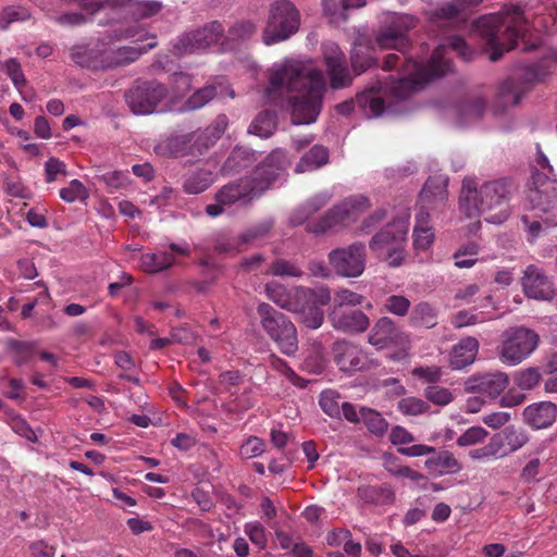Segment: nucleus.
<instances>
[{
  "label": "nucleus",
  "instance_id": "nucleus-1",
  "mask_svg": "<svg viewBox=\"0 0 557 557\" xmlns=\"http://www.w3.org/2000/svg\"><path fill=\"white\" fill-rule=\"evenodd\" d=\"M283 91L300 92L289 98L293 124L307 125L315 122L324 92V82L318 71L308 70L298 63L284 64L271 74L267 95L275 101Z\"/></svg>",
  "mask_w": 557,
  "mask_h": 557
},
{
  "label": "nucleus",
  "instance_id": "nucleus-2",
  "mask_svg": "<svg viewBox=\"0 0 557 557\" xmlns=\"http://www.w3.org/2000/svg\"><path fill=\"white\" fill-rule=\"evenodd\" d=\"M446 48L437 47L426 63L418 62L412 58H407L405 51L401 55L388 53L383 63V70L391 71L401 62L404 77L391 88L395 98L406 99L419 86L431 82L434 78L445 76L453 71V64L445 55Z\"/></svg>",
  "mask_w": 557,
  "mask_h": 557
},
{
  "label": "nucleus",
  "instance_id": "nucleus-3",
  "mask_svg": "<svg viewBox=\"0 0 557 557\" xmlns=\"http://www.w3.org/2000/svg\"><path fill=\"white\" fill-rule=\"evenodd\" d=\"M510 184L506 178L484 183L479 189L465 180L459 199L460 210L468 218L484 215L488 223L500 224L509 216Z\"/></svg>",
  "mask_w": 557,
  "mask_h": 557
},
{
  "label": "nucleus",
  "instance_id": "nucleus-4",
  "mask_svg": "<svg viewBox=\"0 0 557 557\" xmlns=\"http://www.w3.org/2000/svg\"><path fill=\"white\" fill-rule=\"evenodd\" d=\"M473 28L492 48L490 60H500L505 50L517 46L518 38L525 39L528 21L520 8L512 7L498 14H488L473 22Z\"/></svg>",
  "mask_w": 557,
  "mask_h": 557
},
{
  "label": "nucleus",
  "instance_id": "nucleus-5",
  "mask_svg": "<svg viewBox=\"0 0 557 557\" xmlns=\"http://www.w3.org/2000/svg\"><path fill=\"white\" fill-rule=\"evenodd\" d=\"M527 193L529 209L534 218L543 221L546 227L557 226V180L539 171L531 177Z\"/></svg>",
  "mask_w": 557,
  "mask_h": 557
},
{
  "label": "nucleus",
  "instance_id": "nucleus-6",
  "mask_svg": "<svg viewBox=\"0 0 557 557\" xmlns=\"http://www.w3.org/2000/svg\"><path fill=\"white\" fill-rule=\"evenodd\" d=\"M285 168V154L281 150L272 151L250 175L242 176L235 182L251 205L253 200L260 198L274 182L281 176ZM240 195V193L238 194Z\"/></svg>",
  "mask_w": 557,
  "mask_h": 557
},
{
  "label": "nucleus",
  "instance_id": "nucleus-7",
  "mask_svg": "<svg viewBox=\"0 0 557 557\" xmlns=\"http://www.w3.org/2000/svg\"><path fill=\"white\" fill-rule=\"evenodd\" d=\"M257 313L262 329L277 345L281 352L294 356L298 351L297 330L294 323L283 312L267 302L258 305Z\"/></svg>",
  "mask_w": 557,
  "mask_h": 557
},
{
  "label": "nucleus",
  "instance_id": "nucleus-8",
  "mask_svg": "<svg viewBox=\"0 0 557 557\" xmlns=\"http://www.w3.org/2000/svg\"><path fill=\"white\" fill-rule=\"evenodd\" d=\"M299 26L300 14L296 5L288 0H277L270 7L263 42L270 46L284 41L296 34Z\"/></svg>",
  "mask_w": 557,
  "mask_h": 557
},
{
  "label": "nucleus",
  "instance_id": "nucleus-9",
  "mask_svg": "<svg viewBox=\"0 0 557 557\" xmlns=\"http://www.w3.org/2000/svg\"><path fill=\"white\" fill-rule=\"evenodd\" d=\"M370 207L369 199L363 195L349 197L329 209L315 222L306 225V230L314 235L324 234L337 226H347Z\"/></svg>",
  "mask_w": 557,
  "mask_h": 557
},
{
  "label": "nucleus",
  "instance_id": "nucleus-10",
  "mask_svg": "<svg viewBox=\"0 0 557 557\" xmlns=\"http://www.w3.org/2000/svg\"><path fill=\"white\" fill-rule=\"evenodd\" d=\"M545 73L537 64L517 67L498 88V102L504 109L518 106L521 98L528 94L536 83L543 81Z\"/></svg>",
  "mask_w": 557,
  "mask_h": 557
},
{
  "label": "nucleus",
  "instance_id": "nucleus-11",
  "mask_svg": "<svg viewBox=\"0 0 557 557\" xmlns=\"http://www.w3.org/2000/svg\"><path fill=\"white\" fill-rule=\"evenodd\" d=\"M295 299H297V312L300 314L301 323L311 330L319 329L324 321L322 306L331 301V290L326 286L309 288L304 286L295 287Z\"/></svg>",
  "mask_w": 557,
  "mask_h": 557
},
{
  "label": "nucleus",
  "instance_id": "nucleus-12",
  "mask_svg": "<svg viewBox=\"0 0 557 557\" xmlns=\"http://www.w3.org/2000/svg\"><path fill=\"white\" fill-rule=\"evenodd\" d=\"M168 88L156 79H136L125 91V100L136 115L151 114L157 106L166 97Z\"/></svg>",
  "mask_w": 557,
  "mask_h": 557
},
{
  "label": "nucleus",
  "instance_id": "nucleus-13",
  "mask_svg": "<svg viewBox=\"0 0 557 557\" xmlns=\"http://www.w3.org/2000/svg\"><path fill=\"white\" fill-rule=\"evenodd\" d=\"M539 335L531 329L516 326L503 333L499 356L504 363L516 366L524 360L537 346Z\"/></svg>",
  "mask_w": 557,
  "mask_h": 557
},
{
  "label": "nucleus",
  "instance_id": "nucleus-14",
  "mask_svg": "<svg viewBox=\"0 0 557 557\" xmlns=\"http://www.w3.org/2000/svg\"><path fill=\"white\" fill-rule=\"evenodd\" d=\"M333 271L343 277H358L366 269L367 248L364 243L355 242L347 247L335 248L327 255Z\"/></svg>",
  "mask_w": 557,
  "mask_h": 557
},
{
  "label": "nucleus",
  "instance_id": "nucleus-15",
  "mask_svg": "<svg viewBox=\"0 0 557 557\" xmlns=\"http://www.w3.org/2000/svg\"><path fill=\"white\" fill-rule=\"evenodd\" d=\"M416 23L417 20L412 15H395L386 25L377 30L375 42L382 49H395L404 52L409 47L407 34L416 26Z\"/></svg>",
  "mask_w": 557,
  "mask_h": 557
},
{
  "label": "nucleus",
  "instance_id": "nucleus-16",
  "mask_svg": "<svg viewBox=\"0 0 557 557\" xmlns=\"http://www.w3.org/2000/svg\"><path fill=\"white\" fill-rule=\"evenodd\" d=\"M382 84L376 82L357 94L355 99L338 103L336 111L342 115H349L357 107L364 117H379L386 110L385 102L380 96Z\"/></svg>",
  "mask_w": 557,
  "mask_h": 557
},
{
  "label": "nucleus",
  "instance_id": "nucleus-17",
  "mask_svg": "<svg viewBox=\"0 0 557 557\" xmlns=\"http://www.w3.org/2000/svg\"><path fill=\"white\" fill-rule=\"evenodd\" d=\"M224 28L219 21H212L202 28L183 34L174 45L178 54H188L206 49L216 42L223 35Z\"/></svg>",
  "mask_w": 557,
  "mask_h": 557
},
{
  "label": "nucleus",
  "instance_id": "nucleus-18",
  "mask_svg": "<svg viewBox=\"0 0 557 557\" xmlns=\"http://www.w3.org/2000/svg\"><path fill=\"white\" fill-rule=\"evenodd\" d=\"M407 231L406 222L395 219L371 238L369 246L375 251L389 244H395L396 247L388 253V258L392 267H398L403 260V252L398 245L406 238Z\"/></svg>",
  "mask_w": 557,
  "mask_h": 557
},
{
  "label": "nucleus",
  "instance_id": "nucleus-19",
  "mask_svg": "<svg viewBox=\"0 0 557 557\" xmlns=\"http://www.w3.org/2000/svg\"><path fill=\"white\" fill-rule=\"evenodd\" d=\"M521 285L525 296L535 300H552L555 295L548 276L534 264L528 265L524 270Z\"/></svg>",
  "mask_w": 557,
  "mask_h": 557
},
{
  "label": "nucleus",
  "instance_id": "nucleus-20",
  "mask_svg": "<svg viewBox=\"0 0 557 557\" xmlns=\"http://www.w3.org/2000/svg\"><path fill=\"white\" fill-rule=\"evenodd\" d=\"M508 384V375L504 372L484 373L470 376L465 382V391L494 399L505 391Z\"/></svg>",
  "mask_w": 557,
  "mask_h": 557
},
{
  "label": "nucleus",
  "instance_id": "nucleus-21",
  "mask_svg": "<svg viewBox=\"0 0 557 557\" xmlns=\"http://www.w3.org/2000/svg\"><path fill=\"white\" fill-rule=\"evenodd\" d=\"M329 319L334 329L345 333H362L370 324L367 314L354 308H333Z\"/></svg>",
  "mask_w": 557,
  "mask_h": 557
},
{
  "label": "nucleus",
  "instance_id": "nucleus-22",
  "mask_svg": "<svg viewBox=\"0 0 557 557\" xmlns=\"http://www.w3.org/2000/svg\"><path fill=\"white\" fill-rule=\"evenodd\" d=\"M335 363L344 372L359 371L364 366L362 350L348 341H336L332 347Z\"/></svg>",
  "mask_w": 557,
  "mask_h": 557
},
{
  "label": "nucleus",
  "instance_id": "nucleus-23",
  "mask_svg": "<svg viewBox=\"0 0 557 557\" xmlns=\"http://www.w3.org/2000/svg\"><path fill=\"white\" fill-rule=\"evenodd\" d=\"M242 194L239 190L237 183L234 181L223 185L214 195L215 203H210L206 206V213L209 216L216 218L224 212L225 207H232L234 205L240 207L249 206V201L245 196L238 195Z\"/></svg>",
  "mask_w": 557,
  "mask_h": 557
},
{
  "label": "nucleus",
  "instance_id": "nucleus-24",
  "mask_svg": "<svg viewBox=\"0 0 557 557\" xmlns=\"http://www.w3.org/2000/svg\"><path fill=\"white\" fill-rule=\"evenodd\" d=\"M350 63L356 75H360L368 69L376 65L374 47L369 36L359 35L356 38L350 53Z\"/></svg>",
  "mask_w": 557,
  "mask_h": 557
},
{
  "label": "nucleus",
  "instance_id": "nucleus-25",
  "mask_svg": "<svg viewBox=\"0 0 557 557\" xmlns=\"http://www.w3.org/2000/svg\"><path fill=\"white\" fill-rule=\"evenodd\" d=\"M325 65L332 88L339 89L350 84L351 77L348 73L346 57L337 46L325 55Z\"/></svg>",
  "mask_w": 557,
  "mask_h": 557
},
{
  "label": "nucleus",
  "instance_id": "nucleus-26",
  "mask_svg": "<svg viewBox=\"0 0 557 557\" xmlns=\"http://www.w3.org/2000/svg\"><path fill=\"white\" fill-rule=\"evenodd\" d=\"M523 418L534 429L548 428L557 418V406L552 401L534 403L524 408Z\"/></svg>",
  "mask_w": 557,
  "mask_h": 557
},
{
  "label": "nucleus",
  "instance_id": "nucleus-27",
  "mask_svg": "<svg viewBox=\"0 0 557 557\" xmlns=\"http://www.w3.org/2000/svg\"><path fill=\"white\" fill-rule=\"evenodd\" d=\"M400 334L401 333L396 326L395 322L387 317H383L379 319L371 329L368 336V342L372 346L382 349L389 346L391 344L398 343Z\"/></svg>",
  "mask_w": 557,
  "mask_h": 557
},
{
  "label": "nucleus",
  "instance_id": "nucleus-28",
  "mask_svg": "<svg viewBox=\"0 0 557 557\" xmlns=\"http://www.w3.org/2000/svg\"><path fill=\"white\" fill-rule=\"evenodd\" d=\"M195 134L193 132L186 134H175L161 140L154 150L163 157H180L191 152L195 146Z\"/></svg>",
  "mask_w": 557,
  "mask_h": 557
},
{
  "label": "nucleus",
  "instance_id": "nucleus-29",
  "mask_svg": "<svg viewBox=\"0 0 557 557\" xmlns=\"http://www.w3.org/2000/svg\"><path fill=\"white\" fill-rule=\"evenodd\" d=\"M425 469L435 475L454 474L461 470V465L448 450H436L430 453L424 461Z\"/></svg>",
  "mask_w": 557,
  "mask_h": 557
},
{
  "label": "nucleus",
  "instance_id": "nucleus-30",
  "mask_svg": "<svg viewBox=\"0 0 557 557\" xmlns=\"http://www.w3.org/2000/svg\"><path fill=\"white\" fill-rule=\"evenodd\" d=\"M448 178L443 175L430 176L420 193V201L428 207L443 205L447 199Z\"/></svg>",
  "mask_w": 557,
  "mask_h": 557
},
{
  "label": "nucleus",
  "instance_id": "nucleus-31",
  "mask_svg": "<svg viewBox=\"0 0 557 557\" xmlns=\"http://www.w3.org/2000/svg\"><path fill=\"white\" fill-rule=\"evenodd\" d=\"M214 182V173L206 168H196L183 176V190L188 195H198L207 190Z\"/></svg>",
  "mask_w": 557,
  "mask_h": 557
},
{
  "label": "nucleus",
  "instance_id": "nucleus-32",
  "mask_svg": "<svg viewBox=\"0 0 557 557\" xmlns=\"http://www.w3.org/2000/svg\"><path fill=\"white\" fill-rule=\"evenodd\" d=\"M357 495L366 504L374 506L392 505L396 499L394 490L387 483L360 486L357 491Z\"/></svg>",
  "mask_w": 557,
  "mask_h": 557
},
{
  "label": "nucleus",
  "instance_id": "nucleus-33",
  "mask_svg": "<svg viewBox=\"0 0 557 557\" xmlns=\"http://www.w3.org/2000/svg\"><path fill=\"white\" fill-rule=\"evenodd\" d=\"M479 342L474 337L462 338L454 348L450 356V367L455 370L471 364L478 355Z\"/></svg>",
  "mask_w": 557,
  "mask_h": 557
},
{
  "label": "nucleus",
  "instance_id": "nucleus-34",
  "mask_svg": "<svg viewBox=\"0 0 557 557\" xmlns=\"http://www.w3.org/2000/svg\"><path fill=\"white\" fill-rule=\"evenodd\" d=\"M329 160V149L322 145H314L302 154L299 162L295 166V172L301 174L319 170L327 164Z\"/></svg>",
  "mask_w": 557,
  "mask_h": 557
},
{
  "label": "nucleus",
  "instance_id": "nucleus-35",
  "mask_svg": "<svg viewBox=\"0 0 557 557\" xmlns=\"http://www.w3.org/2000/svg\"><path fill=\"white\" fill-rule=\"evenodd\" d=\"M330 197L319 194L298 206L289 215V223L293 226L305 224L311 215L321 210L329 202Z\"/></svg>",
  "mask_w": 557,
  "mask_h": 557
},
{
  "label": "nucleus",
  "instance_id": "nucleus-36",
  "mask_svg": "<svg viewBox=\"0 0 557 557\" xmlns=\"http://www.w3.org/2000/svg\"><path fill=\"white\" fill-rule=\"evenodd\" d=\"M487 100L481 96H469L461 100L457 107L460 123L467 124L480 120L486 110Z\"/></svg>",
  "mask_w": 557,
  "mask_h": 557
},
{
  "label": "nucleus",
  "instance_id": "nucleus-37",
  "mask_svg": "<svg viewBox=\"0 0 557 557\" xmlns=\"http://www.w3.org/2000/svg\"><path fill=\"white\" fill-rule=\"evenodd\" d=\"M226 115H219L212 124H210L199 136L195 139V146L197 150L202 153L215 144L218 139L224 134L227 127Z\"/></svg>",
  "mask_w": 557,
  "mask_h": 557
},
{
  "label": "nucleus",
  "instance_id": "nucleus-38",
  "mask_svg": "<svg viewBox=\"0 0 557 557\" xmlns=\"http://www.w3.org/2000/svg\"><path fill=\"white\" fill-rule=\"evenodd\" d=\"M277 114L272 110H264L257 114L249 125L248 133L261 138L271 137L277 129Z\"/></svg>",
  "mask_w": 557,
  "mask_h": 557
},
{
  "label": "nucleus",
  "instance_id": "nucleus-39",
  "mask_svg": "<svg viewBox=\"0 0 557 557\" xmlns=\"http://www.w3.org/2000/svg\"><path fill=\"white\" fill-rule=\"evenodd\" d=\"M264 292L270 300L276 304L280 308L287 311L297 310V299L295 293L290 292L278 282H270L264 286Z\"/></svg>",
  "mask_w": 557,
  "mask_h": 557
},
{
  "label": "nucleus",
  "instance_id": "nucleus-40",
  "mask_svg": "<svg viewBox=\"0 0 557 557\" xmlns=\"http://www.w3.org/2000/svg\"><path fill=\"white\" fill-rule=\"evenodd\" d=\"M157 46L156 41L148 42L144 46H134V47H121L116 51L111 52V62L110 66H121L126 65L136 61L141 54L148 52L150 49Z\"/></svg>",
  "mask_w": 557,
  "mask_h": 557
},
{
  "label": "nucleus",
  "instance_id": "nucleus-41",
  "mask_svg": "<svg viewBox=\"0 0 557 557\" xmlns=\"http://www.w3.org/2000/svg\"><path fill=\"white\" fill-rule=\"evenodd\" d=\"M253 156L255 153L247 148L235 147L224 161L222 170L230 174L238 173L253 162Z\"/></svg>",
  "mask_w": 557,
  "mask_h": 557
},
{
  "label": "nucleus",
  "instance_id": "nucleus-42",
  "mask_svg": "<svg viewBox=\"0 0 557 557\" xmlns=\"http://www.w3.org/2000/svg\"><path fill=\"white\" fill-rule=\"evenodd\" d=\"M437 312L429 302L417 304L410 313V324L413 326H424L431 329L436 325Z\"/></svg>",
  "mask_w": 557,
  "mask_h": 557
},
{
  "label": "nucleus",
  "instance_id": "nucleus-43",
  "mask_svg": "<svg viewBox=\"0 0 557 557\" xmlns=\"http://www.w3.org/2000/svg\"><path fill=\"white\" fill-rule=\"evenodd\" d=\"M175 262V257L169 252L144 253L140 257V267L149 273H158L169 269Z\"/></svg>",
  "mask_w": 557,
  "mask_h": 557
},
{
  "label": "nucleus",
  "instance_id": "nucleus-44",
  "mask_svg": "<svg viewBox=\"0 0 557 557\" xmlns=\"http://www.w3.org/2000/svg\"><path fill=\"white\" fill-rule=\"evenodd\" d=\"M360 414L362 422L370 433L376 436H383L386 433L388 422L379 411L369 407H360Z\"/></svg>",
  "mask_w": 557,
  "mask_h": 557
},
{
  "label": "nucleus",
  "instance_id": "nucleus-45",
  "mask_svg": "<svg viewBox=\"0 0 557 557\" xmlns=\"http://www.w3.org/2000/svg\"><path fill=\"white\" fill-rule=\"evenodd\" d=\"M274 219L268 218L251 225L239 235V243H243L244 245H249L256 240L267 237L274 227Z\"/></svg>",
  "mask_w": 557,
  "mask_h": 557
},
{
  "label": "nucleus",
  "instance_id": "nucleus-46",
  "mask_svg": "<svg viewBox=\"0 0 557 557\" xmlns=\"http://www.w3.org/2000/svg\"><path fill=\"white\" fill-rule=\"evenodd\" d=\"M216 85H207L197 89L184 103V110L194 111L202 108L218 96Z\"/></svg>",
  "mask_w": 557,
  "mask_h": 557
},
{
  "label": "nucleus",
  "instance_id": "nucleus-47",
  "mask_svg": "<svg viewBox=\"0 0 557 557\" xmlns=\"http://www.w3.org/2000/svg\"><path fill=\"white\" fill-rule=\"evenodd\" d=\"M268 273L280 277H301L304 275V271L297 262L284 258L273 260Z\"/></svg>",
  "mask_w": 557,
  "mask_h": 557
},
{
  "label": "nucleus",
  "instance_id": "nucleus-48",
  "mask_svg": "<svg viewBox=\"0 0 557 557\" xmlns=\"http://www.w3.org/2000/svg\"><path fill=\"white\" fill-rule=\"evenodd\" d=\"M339 394L335 391H323L320 394L319 405L321 409L331 418L341 417Z\"/></svg>",
  "mask_w": 557,
  "mask_h": 557
},
{
  "label": "nucleus",
  "instance_id": "nucleus-49",
  "mask_svg": "<svg viewBox=\"0 0 557 557\" xmlns=\"http://www.w3.org/2000/svg\"><path fill=\"white\" fill-rule=\"evenodd\" d=\"M8 347L15 352L14 363L18 367L25 364L32 357L35 344L30 342H21L17 339H9Z\"/></svg>",
  "mask_w": 557,
  "mask_h": 557
},
{
  "label": "nucleus",
  "instance_id": "nucleus-50",
  "mask_svg": "<svg viewBox=\"0 0 557 557\" xmlns=\"http://www.w3.org/2000/svg\"><path fill=\"white\" fill-rule=\"evenodd\" d=\"M461 11L462 8L454 0L435 8L431 12V18L433 22H450L458 18Z\"/></svg>",
  "mask_w": 557,
  "mask_h": 557
},
{
  "label": "nucleus",
  "instance_id": "nucleus-51",
  "mask_svg": "<svg viewBox=\"0 0 557 557\" xmlns=\"http://www.w3.org/2000/svg\"><path fill=\"white\" fill-rule=\"evenodd\" d=\"M364 296L355 293L350 289L341 288L334 294V307L333 308H350L359 306L363 302Z\"/></svg>",
  "mask_w": 557,
  "mask_h": 557
},
{
  "label": "nucleus",
  "instance_id": "nucleus-52",
  "mask_svg": "<svg viewBox=\"0 0 557 557\" xmlns=\"http://www.w3.org/2000/svg\"><path fill=\"white\" fill-rule=\"evenodd\" d=\"M324 13L331 17V22L347 21L348 5L345 0H323Z\"/></svg>",
  "mask_w": 557,
  "mask_h": 557
},
{
  "label": "nucleus",
  "instance_id": "nucleus-53",
  "mask_svg": "<svg viewBox=\"0 0 557 557\" xmlns=\"http://www.w3.org/2000/svg\"><path fill=\"white\" fill-rule=\"evenodd\" d=\"M502 433L508 453L516 451L528 442L527 434L515 426H508Z\"/></svg>",
  "mask_w": 557,
  "mask_h": 557
},
{
  "label": "nucleus",
  "instance_id": "nucleus-54",
  "mask_svg": "<svg viewBox=\"0 0 557 557\" xmlns=\"http://www.w3.org/2000/svg\"><path fill=\"white\" fill-rule=\"evenodd\" d=\"M60 197L66 202H74L76 200H86L88 191L82 182L73 180L67 187L60 190Z\"/></svg>",
  "mask_w": 557,
  "mask_h": 557
},
{
  "label": "nucleus",
  "instance_id": "nucleus-55",
  "mask_svg": "<svg viewBox=\"0 0 557 557\" xmlns=\"http://www.w3.org/2000/svg\"><path fill=\"white\" fill-rule=\"evenodd\" d=\"M162 8V2L157 0H136L133 3V13L140 18H147L158 14Z\"/></svg>",
  "mask_w": 557,
  "mask_h": 557
},
{
  "label": "nucleus",
  "instance_id": "nucleus-56",
  "mask_svg": "<svg viewBox=\"0 0 557 557\" xmlns=\"http://www.w3.org/2000/svg\"><path fill=\"white\" fill-rule=\"evenodd\" d=\"M542 379V374L537 368H528L518 372L515 381L522 389H531L535 387Z\"/></svg>",
  "mask_w": 557,
  "mask_h": 557
},
{
  "label": "nucleus",
  "instance_id": "nucleus-57",
  "mask_svg": "<svg viewBox=\"0 0 557 557\" xmlns=\"http://www.w3.org/2000/svg\"><path fill=\"white\" fill-rule=\"evenodd\" d=\"M430 406L426 401L416 398V397H406L399 400L398 409L408 416H417L425 412Z\"/></svg>",
  "mask_w": 557,
  "mask_h": 557
},
{
  "label": "nucleus",
  "instance_id": "nucleus-58",
  "mask_svg": "<svg viewBox=\"0 0 557 557\" xmlns=\"http://www.w3.org/2000/svg\"><path fill=\"white\" fill-rule=\"evenodd\" d=\"M29 17L26 9L20 7H8L3 10L0 17V27L7 29L9 25L16 21H25Z\"/></svg>",
  "mask_w": 557,
  "mask_h": 557
},
{
  "label": "nucleus",
  "instance_id": "nucleus-59",
  "mask_svg": "<svg viewBox=\"0 0 557 557\" xmlns=\"http://www.w3.org/2000/svg\"><path fill=\"white\" fill-rule=\"evenodd\" d=\"M487 434L482 426H472L457 438V445L461 447L474 445L482 442Z\"/></svg>",
  "mask_w": 557,
  "mask_h": 557
},
{
  "label": "nucleus",
  "instance_id": "nucleus-60",
  "mask_svg": "<svg viewBox=\"0 0 557 557\" xmlns=\"http://www.w3.org/2000/svg\"><path fill=\"white\" fill-rule=\"evenodd\" d=\"M532 214H524L521 216V222L524 226V230L527 231L528 233V239L530 242L536 239L540 234L542 233L543 231V227L545 226V224L543 223V221L539 218H534V213L531 212Z\"/></svg>",
  "mask_w": 557,
  "mask_h": 557
},
{
  "label": "nucleus",
  "instance_id": "nucleus-61",
  "mask_svg": "<svg viewBox=\"0 0 557 557\" xmlns=\"http://www.w3.org/2000/svg\"><path fill=\"white\" fill-rule=\"evenodd\" d=\"M385 307L389 312L404 317L410 308V301L405 296L392 295L386 299Z\"/></svg>",
  "mask_w": 557,
  "mask_h": 557
},
{
  "label": "nucleus",
  "instance_id": "nucleus-62",
  "mask_svg": "<svg viewBox=\"0 0 557 557\" xmlns=\"http://www.w3.org/2000/svg\"><path fill=\"white\" fill-rule=\"evenodd\" d=\"M265 450L264 442L256 436H250L242 446L240 455L245 458L260 456Z\"/></svg>",
  "mask_w": 557,
  "mask_h": 557
},
{
  "label": "nucleus",
  "instance_id": "nucleus-63",
  "mask_svg": "<svg viewBox=\"0 0 557 557\" xmlns=\"http://www.w3.org/2000/svg\"><path fill=\"white\" fill-rule=\"evenodd\" d=\"M425 397L428 400L440 406H445L453 400L451 393L447 388L440 386H429L425 389Z\"/></svg>",
  "mask_w": 557,
  "mask_h": 557
},
{
  "label": "nucleus",
  "instance_id": "nucleus-64",
  "mask_svg": "<svg viewBox=\"0 0 557 557\" xmlns=\"http://www.w3.org/2000/svg\"><path fill=\"white\" fill-rule=\"evenodd\" d=\"M94 51L88 49L87 46H74L71 49V59L83 67L94 66L92 59Z\"/></svg>",
  "mask_w": 557,
  "mask_h": 557
}]
</instances>
